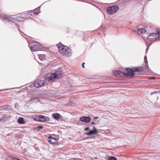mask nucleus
Wrapping results in <instances>:
<instances>
[{
  "label": "nucleus",
  "mask_w": 160,
  "mask_h": 160,
  "mask_svg": "<svg viewBox=\"0 0 160 160\" xmlns=\"http://www.w3.org/2000/svg\"><path fill=\"white\" fill-rule=\"evenodd\" d=\"M58 45L59 51L63 56L67 57L71 56L72 51L70 48L61 44H58Z\"/></svg>",
  "instance_id": "f257e3e1"
},
{
  "label": "nucleus",
  "mask_w": 160,
  "mask_h": 160,
  "mask_svg": "<svg viewBox=\"0 0 160 160\" xmlns=\"http://www.w3.org/2000/svg\"><path fill=\"white\" fill-rule=\"evenodd\" d=\"M143 68L142 67L139 68H135L130 69L129 68H126V70L128 72V75H129L130 78H132V76H134L135 73L134 72H140L143 71Z\"/></svg>",
  "instance_id": "f03ea898"
},
{
  "label": "nucleus",
  "mask_w": 160,
  "mask_h": 160,
  "mask_svg": "<svg viewBox=\"0 0 160 160\" xmlns=\"http://www.w3.org/2000/svg\"><path fill=\"white\" fill-rule=\"evenodd\" d=\"M62 74V72L60 71H56L55 73H52L50 76L48 78L49 82H53L56 78H60V76Z\"/></svg>",
  "instance_id": "7ed1b4c3"
},
{
  "label": "nucleus",
  "mask_w": 160,
  "mask_h": 160,
  "mask_svg": "<svg viewBox=\"0 0 160 160\" xmlns=\"http://www.w3.org/2000/svg\"><path fill=\"white\" fill-rule=\"evenodd\" d=\"M118 10L119 8L117 6H112L107 8V12L108 14L111 15L115 13Z\"/></svg>",
  "instance_id": "20e7f679"
},
{
  "label": "nucleus",
  "mask_w": 160,
  "mask_h": 160,
  "mask_svg": "<svg viewBox=\"0 0 160 160\" xmlns=\"http://www.w3.org/2000/svg\"><path fill=\"white\" fill-rule=\"evenodd\" d=\"M31 50L33 51H38L41 49V46L38 43H32L29 45Z\"/></svg>",
  "instance_id": "39448f33"
},
{
  "label": "nucleus",
  "mask_w": 160,
  "mask_h": 160,
  "mask_svg": "<svg viewBox=\"0 0 160 160\" xmlns=\"http://www.w3.org/2000/svg\"><path fill=\"white\" fill-rule=\"evenodd\" d=\"M36 117L38 118V119L35 118L34 120L37 121L41 122H45L49 121V118L48 117H46L43 115H38L36 116Z\"/></svg>",
  "instance_id": "423d86ee"
},
{
  "label": "nucleus",
  "mask_w": 160,
  "mask_h": 160,
  "mask_svg": "<svg viewBox=\"0 0 160 160\" xmlns=\"http://www.w3.org/2000/svg\"><path fill=\"white\" fill-rule=\"evenodd\" d=\"M156 34L154 33H151L147 37V39L150 41L151 42H153L156 40H160L158 38V36H155Z\"/></svg>",
  "instance_id": "0eeeda50"
},
{
  "label": "nucleus",
  "mask_w": 160,
  "mask_h": 160,
  "mask_svg": "<svg viewBox=\"0 0 160 160\" xmlns=\"http://www.w3.org/2000/svg\"><path fill=\"white\" fill-rule=\"evenodd\" d=\"M113 72L115 76H116V77H118V75H124L126 77L130 78L129 75H128L127 74H128V72H127V73H124L120 71H113Z\"/></svg>",
  "instance_id": "6e6552de"
},
{
  "label": "nucleus",
  "mask_w": 160,
  "mask_h": 160,
  "mask_svg": "<svg viewBox=\"0 0 160 160\" xmlns=\"http://www.w3.org/2000/svg\"><path fill=\"white\" fill-rule=\"evenodd\" d=\"M44 84V82L40 80H37L34 83V86L37 88L42 87Z\"/></svg>",
  "instance_id": "1a4fd4ad"
},
{
  "label": "nucleus",
  "mask_w": 160,
  "mask_h": 160,
  "mask_svg": "<svg viewBox=\"0 0 160 160\" xmlns=\"http://www.w3.org/2000/svg\"><path fill=\"white\" fill-rule=\"evenodd\" d=\"M91 118L90 117L83 116L80 118L79 120L80 121L86 123H88L91 120Z\"/></svg>",
  "instance_id": "9d476101"
},
{
  "label": "nucleus",
  "mask_w": 160,
  "mask_h": 160,
  "mask_svg": "<svg viewBox=\"0 0 160 160\" xmlns=\"http://www.w3.org/2000/svg\"><path fill=\"white\" fill-rule=\"evenodd\" d=\"M48 141L51 144H54L58 143L57 139L50 136L48 138Z\"/></svg>",
  "instance_id": "9b49d317"
},
{
  "label": "nucleus",
  "mask_w": 160,
  "mask_h": 160,
  "mask_svg": "<svg viewBox=\"0 0 160 160\" xmlns=\"http://www.w3.org/2000/svg\"><path fill=\"white\" fill-rule=\"evenodd\" d=\"M18 122L20 124H24L25 123V121L23 118H19L18 119Z\"/></svg>",
  "instance_id": "f8f14e48"
},
{
  "label": "nucleus",
  "mask_w": 160,
  "mask_h": 160,
  "mask_svg": "<svg viewBox=\"0 0 160 160\" xmlns=\"http://www.w3.org/2000/svg\"><path fill=\"white\" fill-rule=\"evenodd\" d=\"M52 116L53 118L57 120L59 119L60 117V115L57 113L53 114Z\"/></svg>",
  "instance_id": "ddd939ff"
},
{
  "label": "nucleus",
  "mask_w": 160,
  "mask_h": 160,
  "mask_svg": "<svg viewBox=\"0 0 160 160\" xmlns=\"http://www.w3.org/2000/svg\"><path fill=\"white\" fill-rule=\"evenodd\" d=\"M9 118L7 116H4L1 118V121L2 122H5L9 119Z\"/></svg>",
  "instance_id": "4468645a"
},
{
  "label": "nucleus",
  "mask_w": 160,
  "mask_h": 160,
  "mask_svg": "<svg viewBox=\"0 0 160 160\" xmlns=\"http://www.w3.org/2000/svg\"><path fill=\"white\" fill-rule=\"evenodd\" d=\"M39 98L38 97H35L32 98L31 100L36 102L39 101Z\"/></svg>",
  "instance_id": "2eb2a0df"
},
{
  "label": "nucleus",
  "mask_w": 160,
  "mask_h": 160,
  "mask_svg": "<svg viewBox=\"0 0 160 160\" xmlns=\"http://www.w3.org/2000/svg\"><path fill=\"white\" fill-rule=\"evenodd\" d=\"M27 15V14L26 13H22L21 15H20V16H19L18 17H21L22 18H24Z\"/></svg>",
  "instance_id": "dca6fc26"
},
{
  "label": "nucleus",
  "mask_w": 160,
  "mask_h": 160,
  "mask_svg": "<svg viewBox=\"0 0 160 160\" xmlns=\"http://www.w3.org/2000/svg\"><path fill=\"white\" fill-rule=\"evenodd\" d=\"M38 10V9H36L34 11H33V14H36L37 15L38 14L40 13V12H37Z\"/></svg>",
  "instance_id": "f3484780"
},
{
  "label": "nucleus",
  "mask_w": 160,
  "mask_h": 160,
  "mask_svg": "<svg viewBox=\"0 0 160 160\" xmlns=\"http://www.w3.org/2000/svg\"><path fill=\"white\" fill-rule=\"evenodd\" d=\"M137 33L139 35L142 34V28L138 29L137 31Z\"/></svg>",
  "instance_id": "a211bd4d"
},
{
  "label": "nucleus",
  "mask_w": 160,
  "mask_h": 160,
  "mask_svg": "<svg viewBox=\"0 0 160 160\" xmlns=\"http://www.w3.org/2000/svg\"><path fill=\"white\" fill-rule=\"evenodd\" d=\"M108 160H116V158L113 157H111L108 158Z\"/></svg>",
  "instance_id": "6ab92c4d"
},
{
  "label": "nucleus",
  "mask_w": 160,
  "mask_h": 160,
  "mask_svg": "<svg viewBox=\"0 0 160 160\" xmlns=\"http://www.w3.org/2000/svg\"><path fill=\"white\" fill-rule=\"evenodd\" d=\"M142 34H144L147 32V30H146L145 28H142Z\"/></svg>",
  "instance_id": "aec40b11"
},
{
  "label": "nucleus",
  "mask_w": 160,
  "mask_h": 160,
  "mask_svg": "<svg viewBox=\"0 0 160 160\" xmlns=\"http://www.w3.org/2000/svg\"><path fill=\"white\" fill-rule=\"evenodd\" d=\"M158 33V38L160 39V30L157 31Z\"/></svg>",
  "instance_id": "412c9836"
},
{
  "label": "nucleus",
  "mask_w": 160,
  "mask_h": 160,
  "mask_svg": "<svg viewBox=\"0 0 160 160\" xmlns=\"http://www.w3.org/2000/svg\"><path fill=\"white\" fill-rule=\"evenodd\" d=\"M94 130H93L95 133H97L98 132V131L97 130L95 126H93Z\"/></svg>",
  "instance_id": "4be33fe9"
},
{
  "label": "nucleus",
  "mask_w": 160,
  "mask_h": 160,
  "mask_svg": "<svg viewBox=\"0 0 160 160\" xmlns=\"http://www.w3.org/2000/svg\"><path fill=\"white\" fill-rule=\"evenodd\" d=\"M144 59H145V65L146 66V64H148V61H147V56H145V57H144Z\"/></svg>",
  "instance_id": "5701e85b"
},
{
  "label": "nucleus",
  "mask_w": 160,
  "mask_h": 160,
  "mask_svg": "<svg viewBox=\"0 0 160 160\" xmlns=\"http://www.w3.org/2000/svg\"><path fill=\"white\" fill-rule=\"evenodd\" d=\"M43 128V127L42 126H40L37 128V129L38 130H40Z\"/></svg>",
  "instance_id": "b1692460"
},
{
  "label": "nucleus",
  "mask_w": 160,
  "mask_h": 160,
  "mask_svg": "<svg viewBox=\"0 0 160 160\" xmlns=\"http://www.w3.org/2000/svg\"><path fill=\"white\" fill-rule=\"evenodd\" d=\"M89 131H90V132L91 135L95 133V132L93 130H89Z\"/></svg>",
  "instance_id": "393cba45"
},
{
  "label": "nucleus",
  "mask_w": 160,
  "mask_h": 160,
  "mask_svg": "<svg viewBox=\"0 0 160 160\" xmlns=\"http://www.w3.org/2000/svg\"><path fill=\"white\" fill-rule=\"evenodd\" d=\"M3 20L5 21H8V22H9L10 21H11V20H9L7 18H3Z\"/></svg>",
  "instance_id": "a878e982"
},
{
  "label": "nucleus",
  "mask_w": 160,
  "mask_h": 160,
  "mask_svg": "<svg viewBox=\"0 0 160 160\" xmlns=\"http://www.w3.org/2000/svg\"><path fill=\"white\" fill-rule=\"evenodd\" d=\"M10 160H19V159L15 158H11Z\"/></svg>",
  "instance_id": "bb28decb"
},
{
  "label": "nucleus",
  "mask_w": 160,
  "mask_h": 160,
  "mask_svg": "<svg viewBox=\"0 0 160 160\" xmlns=\"http://www.w3.org/2000/svg\"><path fill=\"white\" fill-rule=\"evenodd\" d=\"M85 134H86V135H91L90 134V132H85Z\"/></svg>",
  "instance_id": "cd10ccee"
},
{
  "label": "nucleus",
  "mask_w": 160,
  "mask_h": 160,
  "mask_svg": "<svg viewBox=\"0 0 160 160\" xmlns=\"http://www.w3.org/2000/svg\"><path fill=\"white\" fill-rule=\"evenodd\" d=\"M89 127H87L86 128H85V129H84V130L85 131H87L88 130H89Z\"/></svg>",
  "instance_id": "c85d7f7f"
},
{
  "label": "nucleus",
  "mask_w": 160,
  "mask_h": 160,
  "mask_svg": "<svg viewBox=\"0 0 160 160\" xmlns=\"http://www.w3.org/2000/svg\"><path fill=\"white\" fill-rule=\"evenodd\" d=\"M85 64V63L84 62H83L82 64V67L84 68V64Z\"/></svg>",
  "instance_id": "c756f323"
},
{
  "label": "nucleus",
  "mask_w": 160,
  "mask_h": 160,
  "mask_svg": "<svg viewBox=\"0 0 160 160\" xmlns=\"http://www.w3.org/2000/svg\"><path fill=\"white\" fill-rule=\"evenodd\" d=\"M148 48H147L146 50V53H147V52H148Z\"/></svg>",
  "instance_id": "7c9ffc66"
},
{
  "label": "nucleus",
  "mask_w": 160,
  "mask_h": 160,
  "mask_svg": "<svg viewBox=\"0 0 160 160\" xmlns=\"http://www.w3.org/2000/svg\"><path fill=\"white\" fill-rule=\"evenodd\" d=\"M98 118V117H94V118L95 119H97Z\"/></svg>",
  "instance_id": "2f4dec72"
},
{
  "label": "nucleus",
  "mask_w": 160,
  "mask_h": 160,
  "mask_svg": "<svg viewBox=\"0 0 160 160\" xmlns=\"http://www.w3.org/2000/svg\"><path fill=\"white\" fill-rule=\"evenodd\" d=\"M152 79H155V78L154 77H152L151 78Z\"/></svg>",
  "instance_id": "473e14b6"
},
{
  "label": "nucleus",
  "mask_w": 160,
  "mask_h": 160,
  "mask_svg": "<svg viewBox=\"0 0 160 160\" xmlns=\"http://www.w3.org/2000/svg\"><path fill=\"white\" fill-rule=\"evenodd\" d=\"M92 125H94V124H95V123L94 122H92Z\"/></svg>",
  "instance_id": "72a5a7b5"
},
{
  "label": "nucleus",
  "mask_w": 160,
  "mask_h": 160,
  "mask_svg": "<svg viewBox=\"0 0 160 160\" xmlns=\"http://www.w3.org/2000/svg\"><path fill=\"white\" fill-rule=\"evenodd\" d=\"M28 15H29V14H28Z\"/></svg>",
  "instance_id": "f704fd0d"
}]
</instances>
